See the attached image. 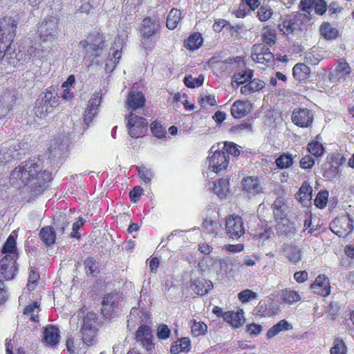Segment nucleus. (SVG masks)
Segmentation results:
<instances>
[{
  "mask_svg": "<svg viewBox=\"0 0 354 354\" xmlns=\"http://www.w3.org/2000/svg\"><path fill=\"white\" fill-rule=\"evenodd\" d=\"M51 179V174L43 169V162L38 158L21 162L10 173L9 182L17 188L29 185L39 192Z\"/></svg>",
  "mask_w": 354,
  "mask_h": 354,
  "instance_id": "f257e3e1",
  "label": "nucleus"
},
{
  "mask_svg": "<svg viewBox=\"0 0 354 354\" xmlns=\"http://www.w3.org/2000/svg\"><path fill=\"white\" fill-rule=\"evenodd\" d=\"M58 19L55 17L44 19L38 26L40 46L42 52L51 53L57 46L59 32Z\"/></svg>",
  "mask_w": 354,
  "mask_h": 354,
  "instance_id": "f03ea898",
  "label": "nucleus"
},
{
  "mask_svg": "<svg viewBox=\"0 0 354 354\" xmlns=\"http://www.w3.org/2000/svg\"><path fill=\"white\" fill-rule=\"evenodd\" d=\"M17 27L16 17H6L0 21V62L5 56L10 54Z\"/></svg>",
  "mask_w": 354,
  "mask_h": 354,
  "instance_id": "7ed1b4c3",
  "label": "nucleus"
},
{
  "mask_svg": "<svg viewBox=\"0 0 354 354\" xmlns=\"http://www.w3.org/2000/svg\"><path fill=\"white\" fill-rule=\"evenodd\" d=\"M160 28L159 21L155 17H146L140 27L141 44L146 50H151L155 46V35Z\"/></svg>",
  "mask_w": 354,
  "mask_h": 354,
  "instance_id": "20e7f679",
  "label": "nucleus"
},
{
  "mask_svg": "<svg viewBox=\"0 0 354 354\" xmlns=\"http://www.w3.org/2000/svg\"><path fill=\"white\" fill-rule=\"evenodd\" d=\"M78 46L85 50V57H92L93 59L102 55L105 47L104 38L100 33H92L86 39L81 41Z\"/></svg>",
  "mask_w": 354,
  "mask_h": 354,
  "instance_id": "39448f33",
  "label": "nucleus"
},
{
  "mask_svg": "<svg viewBox=\"0 0 354 354\" xmlns=\"http://www.w3.org/2000/svg\"><path fill=\"white\" fill-rule=\"evenodd\" d=\"M59 105L57 95L50 91L43 93L36 102L34 108L35 115L39 118H45L52 113L55 107Z\"/></svg>",
  "mask_w": 354,
  "mask_h": 354,
  "instance_id": "423d86ee",
  "label": "nucleus"
},
{
  "mask_svg": "<svg viewBox=\"0 0 354 354\" xmlns=\"http://www.w3.org/2000/svg\"><path fill=\"white\" fill-rule=\"evenodd\" d=\"M217 147L212 146L209 151L207 158L208 169L214 173H221L227 168L230 162V156L223 150Z\"/></svg>",
  "mask_w": 354,
  "mask_h": 354,
  "instance_id": "0eeeda50",
  "label": "nucleus"
},
{
  "mask_svg": "<svg viewBox=\"0 0 354 354\" xmlns=\"http://www.w3.org/2000/svg\"><path fill=\"white\" fill-rule=\"evenodd\" d=\"M251 59L262 67L273 68L275 57L264 44H254L251 48Z\"/></svg>",
  "mask_w": 354,
  "mask_h": 354,
  "instance_id": "6e6552de",
  "label": "nucleus"
},
{
  "mask_svg": "<svg viewBox=\"0 0 354 354\" xmlns=\"http://www.w3.org/2000/svg\"><path fill=\"white\" fill-rule=\"evenodd\" d=\"M122 301L118 292L109 293L104 296L101 312L106 320L111 319L117 314Z\"/></svg>",
  "mask_w": 354,
  "mask_h": 354,
  "instance_id": "1a4fd4ad",
  "label": "nucleus"
},
{
  "mask_svg": "<svg viewBox=\"0 0 354 354\" xmlns=\"http://www.w3.org/2000/svg\"><path fill=\"white\" fill-rule=\"evenodd\" d=\"M126 122L128 133L132 138L142 137L148 129L146 119L132 112L126 116Z\"/></svg>",
  "mask_w": 354,
  "mask_h": 354,
  "instance_id": "9d476101",
  "label": "nucleus"
},
{
  "mask_svg": "<svg viewBox=\"0 0 354 354\" xmlns=\"http://www.w3.org/2000/svg\"><path fill=\"white\" fill-rule=\"evenodd\" d=\"M126 37V35H121L115 38L113 45L110 49L109 56L105 64V70L106 71H113L116 64L119 62L122 57V50Z\"/></svg>",
  "mask_w": 354,
  "mask_h": 354,
  "instance_id": "9b49d317",
  "label": "nucleus"
},
{
  "mask_svg": "<svg viewBox=\"0 0 354 354\" xmlns=\"http://www.w3.org/2000/svg\"><path fill=\"white\" fill-rule=\"evenodd\" d=\"M225 231L232 239H238L245 233L243 221L241 217L230 215L225 218Z\"/></svg>",
  "mask_w": 354,
  "mask_h": 354,
  "instance_id": "f8f14e48",
  "label": "nucleus"
},
{
  "mask_svg": "<svg viewBox=\"0 0 354 354\" xmlns=\"http://www.w3.org/2000/svg\"><path fill=\"white\" fill-rule=\"evenodd\" d=\"M331 231L339 237H345L353 230V221L348 215L335 218L330 224Z\"/></svg>",
  "mask_w": 354,
  "mask_h": 354,
  "instance_id": "ddd939ff",
  "label": "nucleus"
},
{
  "mask_svg": "<svg viewBox=\"0 0 354 354\" xmlns=\"http://www.w3.org/2000/svg\"><path fill=\"white\" fill-rule=\"evenodd\" d=\"M291 120L297 127L308 128L313 122L314 115L312 111L307 108L295 109L292 111Z\"/></svg>",
  "mask_w": 354,
  "mask_h": 354,
  "instance_id": "4468645a",
  "label": "nucleus"
},
{
  "mask_svg": "<svg viewBox=\"0 0 354 354\" xmlns=\"http://www.w3.org/2000/svg\"><path fill=\"white\" fill-rule=\"evenodd\" d=\"M102 100V92H95L91 99L88 100L87 107L84 114V122L86 125V129L88 124L92 122L93 119L95 117L98 112V108Z\"/></svg>",
  "mask_w": 354,
  "mask_h": 354,
  "instance_id": "2eb2a0df",
  "label": "nucleus"
},
{
  "mask_svg": "<svg viewBox=\"0 0 354 354\" xmlns=\"http://www.w3.org/2000/svg\"><path fill=\"white\" fill-rule=\"evenodd\" d=\"M19 144L17 141L10 140L4 142L0 151V162H8L12 159L18 158L20 156Z\"/></svg>",
  "mask_w": 354,
  "mask_h": 354,
  "instance_id": "dca6fc26",
  "label": "nucleus"
},
{
  "mask_svg": "<svg viewBox=\"0 0 354 354\" xmlns=\"http://www.w3.org/2000/svg\"><path fill=\"white\" fill-rule=\"evenodd\" d=\"M129 319L128 320V326L134 321H137L138 325H139L138 329L136 332H149V327L147 324L149 319V315L146 311L139 310L137 308H132L129 315Z\"/></svg>",
  "mask_w": 354,
  "mask_h": 354,
  "instance_id": "f3484780",
  "label": "nucleus"
},
{
  "mask_svg": "<svg viewBox=\"0 0 354 354\" xmlns=\"http://www.w3.org/2000/svg\"><path fill=\"white\" fill-rule=\"evenodd\" d=\"M145 97L142 92L132 90L127 96L125 107L133 113V111L142 109L145 104Z\"/></svg>",
  "mask_w": 354,
  "mask_h": 354,
  "instance_id": "a211bd4d",
  "label": "nucleus"
},
{
  "mask_svg": "<svg viewBox=\"0 0 354 354\" xmlns=\"http://www.w3.org/2000/svg\"><path fill=\"white\" fill-rule=\"evenodd\" d=\"M15 259L3 257L0 261V274L6 280L14 278L17 273Z\"/></svg>",
  "mask_w": 354,
  "mask_h": 354,
  "instance_id": "6ab92c4d",
  "label": "nucleus"
},
{
  "mask_svg": "<svg viewBox=\"0 0 354 354\" xmlns=\"http://www.w3.org/2000/svg\"><path fill=\"white\" fill-rule=\"evenodd\" d=\"M243 192L248 196H255L263 192V187L257 176H248L242 181Z\"/></svg>",
  "mask_w": 354,
  "mask_h": 354,
  "instance_id": "aec40b11",
  "label": "nucleus"
},
{
  "mask_svg": "<svg viewBox=\"0 0 354 354\" xmlns=\"http://www.w3.org/2000/svg\"><path fill=\"white\" fill-rule=\"evenodd\" d=\"M244 314L243 309H239L237 311L229 310L223 314V318L233 328H239L245 322Z\"/></svg>",
  "mask_w": 354,
  "mask_h": 354,
  "instance_id": "412c9836",
  "label": "nucleus"
},
{
  "mask_svg": "<svg viewBox=\"0 0 354 354\" xmlns=\"http://www.w3.org/2000/svg\"><path fill=\"white\" fill-rule=\"evenodd\" d=\"M310 288L315 293L324 297L328 295L330 292L329 279L325 275L322 274L316 277L315 281L311 284Z\"/></svg>",
  "mask_w": 354,
  "mask_h": 354,
  "instance_id": "4be33fe9",
  "label": "nucleus"
},
{
  "mask_svg": "<svg viewBox=\"0 0 354 354\" xmlns=\"http://www.w3.org/2000/svg\"><path fill=\"white\" fill-rule=\"evenodd\" d=\"M66 347L69 354H82L87 348L80 337V335L77 336L70 335L66 340Z\"/></svg>",
  "mask_w": 354,
  "mask_h": 354,
  "instance_id": "5701e85b",
  "label": "nucleus"
},
{
  "mask_svg": "<svg viewBox=\"0 0 354 354\" xmlns=\"http://www.w3.org/2000/svg\"><path fill=\"white\" fill-rule=\"evenodd\" d=\"M208 189L213 192L219 198H225L230 194L229 180L225 178H220L212 183H209Z\"/></svg>",
  "mask_w": 354,
  "mask_h": 354,
  "instance_id": "b1692460",
  "label": "nucleus"
},
{
  "mask_svg": "<svg viewBox=\"0 0 354 354\" xmlns=\"http://www.w3.org/2000/svg\"><path fill=\"white\" fill-rule=\"evenodd\" d=\"M252 109L249 101L236 100L231 106V114L234 118H242L247 115Z\"/></svg>",
  "mask_w": 354,
  "mask_h": 354,
  "instance_id": "393cba45",
  "label": "nucleus"
},
{
  "mask_svg": "<svg viewBox=\"0 0 354 354\" xmlns=\"http://www.w3.org/2000/svg\"><path fill=\"white\" fill-rule=\"evenodd\" d=\"M191 288L198 295H205L213 288V283L204 278L192 279Z\"/></svg>",
  "mask_w": 354,
  "mask_h": 354,
  "instance_id": "a878e982",
  "label": "nucleus"
},
{
  "mask_svg": "<svg viewBox=\"0 0 354 354\" xmlns=\"http://www.w3.org/2000/svg\"><path fill=\"white\" fill-rule=\"evenodd\" d=\"M281 253L292 264H297L301 259L300 248L294 245H284L281 250Z\"/></svg>",
  "mask_w": 354,
  "mask_h": 354,
  "instance_id": "bb28decb",
  "label": "nucleus"
},
{
  "mask_svg": "<svg viewBox=\"0 0 354 354\" xmlns=\"http://www.w3.org/2000/svg\"><path fill=\"white\" fill-rule=\"evenodd\" d=\"M351 73V67L344 59H341L338 62L335 73H330L328 75L329 80L335 82L339 80L344 78L346 75Z\"/></svg>",
  "mask_w": 354,
  "mask_h": 354,
  "instance_id": "cd10ccee",
  "label": "nucleus"
},
{
  "mask_svg": "<svg viewBox=\"0 0 354 354\" xmlns=\"http://www.w3.org/2000/svg\"><path fill=\"white\" fill-rule=\"evenodd\" d=\"M96 315L93 312L88 313L82 320L81 332L96 331L100 330V324L97 321Z\"/></svg>",
  "mask_w": 354,
  "mask_h": 354,
  "instance_id": "c85d7f7f",
  "label": "nucleus"
},
{
  "mask_svg": "<svg viewBox=\"0 0 354 354\" xmlns=\"http://www.w3.org/2000/svg\"><path fill=\"white\" fill-rule=\"evenodd\" d=\"M297 18L295 15L289 16L282 20L279 28L286 35H289L299 28Z\"/></svg>",
  "mask_w": 354,
  "mask_h": 354,
  "instance_id": "c756f323",
  "label": "nucleus"
},
{
  "mask_svg": "<svg viewBox=\"0 0 354 354\" xmlns=\"http://www.w3.org/2000/svg\"><path fill=\"white\" fill-rule=\"evenodd\" d=\"M3 257H9L12 259H17V252L16 247V240L12 234H11L5 242L2 250Z\"/></svg>",
  "mask_w": 354,
  "mask_h": 354,
  "instance_id": "7c9ffc66",
  "label": "nucleus"
},
{
  "mask_svg": "<svg viewBox=\"0 0 354 354\" xmlns=\"http://www.w3.org/2000/svg\"><path fill=\"white\" fill-rule=\"evenodd\" d=\"M272 209L275 220L286 217L288 206L282 196L278 197L272 204Z\"/></svg>",
  "mask_w": 354,
  "mask_h": 354,
  "instance_id": "2f4dec72",
  "label": "nucleus"
},
{
  "mask_svg": "<svg viewBox=\"0 0 354 354\" xmlns=\"http://www.w3.org/2000/svg\"><path fill=\"white\" fill-rule=\"evenodd\" d=\"M40 312L39 305L37 301L33 302L31 304L28 305L24 309V315L21 318V324L26 322V318H28L30 322H38V313Z\"/></svg>",
  "mask_w": 354,
  "mask_h": 354,
  "instance_id": "473e14b6",
  "label": "nucleus"
},
{
  "mask_svg": "<svg viewBox=\"0 0 354 354\" xmlns=\"http://www.w3.org/2000/svg\"><path fill=\"white\" fill-rule=\"evenodd\" d=\"M191 350V341L188 337H181L174 342L170 346V353L179 354L180 352H189Z\"/></svg>",
  "mask_w": 354,
  "mask_h": 354,
  "instance_id": "72a5a7b5",
  "label": "nucleus"
},
{
  "mask_svg": "<svg viewBox=\"0 0 354 354\" xmlns=\"http://www.w3.org/2000/svg\"><path fill=\"white\" fill-rule=\"evenodd\" d=\"M221 223L218 219L205 218L202 224V227L207 233L217 236L221 231Z\"/></svg>",
  "mask_w": 354,
  "mask_h": 354,
  "instance_id": "f704fd0d",
  "label": "nucleus"
},
{
  "mask_svg": "<svg viewBox=\"0 0 354 354\" xmlns=\"http://www.w3.org/2000/svg\"><path fill=\"white\" fill-rule=\"evenodd\" d=\"M312 187L310 184L304 181L302 183L299 192L296 194V198L301 203L306 204L312 199Z\"/></svg>",
  "mask_w": 354,
  "mask_h": 354,
  "instance_id": "c9c22d12",
  "label": "nucleus"
},
{
  "mask_svg": "<svg viewBox=\"0 0 354 354\" xmlns=\"http://www.w3.org/2000/svg\"><path fill=\"white\" fill-rule=\"evenodd\" d=\"M265 86V82L258 79H254L249 83L241 87V93L243 95H249L251 93L258 91L262 89Z\"/></svg>",
  "mask_w": 354,
  "mask_h": 354,
  "instance_id": "e433bc0d",
  "label": "nucleus"
},
{
  "mask_svg": "<svg viewBox=\"0 0 354 354\" xmlns=\"http://www.w3.org/2000/svg\"><path fill=\"white\" fill-rule=\"evenodd\" d=\"M310 68L305 64L299 63L295 65L292 68V74L295 78L299 81H303L309 77Z\"/></svg>",
  "mask_w": 354,
  "mask_h": 354,
  "instance_id": "4c0bfd02",
  "label": "nucleus"
},
{
  "mask_svg": "<svg viewBox=\"0 0 354 354\" xmlns=\"http://www.w3.org/2000/svg\"><path fill=\"white\" fill-rule=\"evenodd\" d=\"M261 40L263 41L262 44L267 47L274 46L277 41L276 31L268 26L264 27L262 30Z\"/></svg>",
  "mask_w": 354,
  "mask_h": 354,
  "instance_id": "58836bf2",
  "label": "nucleus"
},
{
  "mask_svg": "<svg viewBox=\"0 0 354 354\" xmlns=\"http://www.w3.org/2000/svg\"><path fill=\"white\" fill-rule=\"evenodd\" d=\"M39 236L46 245H50L55 243L56 236L53 227L50 226L42 227L40 230Z\"/></svg>",
  "mask_w": 354,
  "mask_h": 354,
  "instance_id": "ea45409f",
  "label": "nucleus"
},
{
  "mask_svg": "<svg viewBox=\"0 0 354 354\" xmlns=\"http://www.w3.org/2000/svg\"><path fill=\"white\" fill-rule=\"evenodd\" d=\"M219 269L214 268V270L218 275L230 273L234 267V262L230 258H223L218 261Z\"/></svg>",
  "mask_w": 354,
  "mask_h": 354,
  "instance_id": "a19ab883",
  "label": "nucleus"
},
{
  "mask_svg": "<svg viewBox=\"0 0 354 354\" xmlns=\"http://www.w3.org/2000/svg\"><path fill=\"white\" fill-rule=\"evenodd\" d=\"M281 299L286 304L291 305L301 299V295L295 290L286 288L281 291Z\"/></svg>",
  "mask_w": 354,
  "mask_h": 354,
  "instance_id": "79ce46f5",
  "label": "nucleus"
},
{
  "mask_svg": "<svg viewBox=\"0 0 354 354\" xmlns=\"http://www.w3.org/2000/svg\"><path fill=\"white\" fill-rule=\"evenodd\" d=\"M181 19L180 10L173 8L169 13L167 19V27L170 30H174Z\"/></svg>",
  "mask_w": 354,
  "mask_h": 354,
  "instance_id": "37998d69",
  "label": "nucleus"
},
{
  "mask_svg": "<svg viewBox=\"0 0 354 354\" xmlns=\"http://www.w3.org/2000/svg\"><path fill=\"white\" fill-rule=\"evenodd\" d=\"M136 339L141 342L145 349L149 351L154 349L155 344L152 341L151 333H136Z\"/></svg>",
  "mask_w": 354,
  "mask_h": 354,
  "instance_id": "c03bdc74",
  "label": "nucleus"
},
{
  "mask_svg": "<svg viewBox=\"0 0 354 354\" xmlns=\"http://www.w3.org/2000/svg\"><path fill=\"white\" fill-rule=\"evenodd\" d=\"M319 31L326 39H334L337 37L338 31L333 28L329 23H323L319 28Z\"/></svg>",
  "mask_w": 354,
  "mask_h": 354,
  "instance_id": "a18cd8bd",
  "label": "nucleus"
},
{
  "mask_svg": "<svg viewBox=\"0 0 354 354\" xmlns=\"http://www.w3.org/2000/svg\"><path fill=\"white\" fill-rule=\"evenodd\" d=\"M252 75V71L251 70L239 72L234 75L232 81V85L233 87L239 86L240 84L245 83L248 80L251 79Z\"/></svg>",
  "mask_w": 354,
  "mask_h": 354,
  "instance_id": "49530a36",
  "label": "nucleus"
},
{
  "mask_svg": "<svg viewBox=\"0 0 354 354\" xmlns=\"http://www.w3.org/2000/svg\"><path fill=\"white\" fill-rule=\"evenodd\" d=\"M307 150L315 157L322 156L324 152L323 145L317 140L310 142L307 145Z\"/></svg>",
  "mask_w": 354,
  "mask_h": 354,
  "instance_id": "de8ad7c7",
  "label": "nucleus"
},
{
  "mask_svg": "<svg viewBox=\"0 0 354 354\" xmlns=\"http://www.w3.org/2000/svg\"><path fill=\"white\" fill-rule=\"evenodd\" d=\"M276 221L277 223L276 225V229L279 233L288 234L292 231V229L293 228L292 224L286 218V217L278 218Z\"/></svg>",
  "mask_w": 354,
  "mask_h": 354,
  "instance_id": "09e8293b",
  "label": "nucleus"
},
{
  "mask_svg": "<svg viewBox=\"0 0 354 354\" xmlns=\"http://www.w3.org/2000/svg\"><path fill=\"white\" fill-rule=\"evenodd\" d=\"M203 43V38L198 33H195L189 36L187 39L186 47L191 50H194L198 49Z\"/></svg>",
  "mask_w": 354,
  "mask_h": 354,
  "instance_id": "8fccbe9b",
  "label": "nucleus"
},
{
  "mask_svg": "<svg viewBox=\"0 0 354 354\" xmlns=\"http://www.w3.org/2000/svg\"><path fill=\"white\" fill-rule=\"evenodd\" d=\"M275 163L279 168H288L290 167L292 163V156L290 153H283L276 159Z\"/></svg>",
  "mask_w": 354,
  "mask_h": 354,
  "instance_id": "3c124183",
  "label": "nucleus"
},
{
  "mask_svg": "<svg viewBox=\"0 0 354 354\" xmlns=\"http://www.w3.org/2000/svg\"><path fill=\"white\" fill-rule=\"evenodd\" d=\"M203 82L204 76L202 75L195 77L192 75H186L184 78L185 84L189 88L198 87L203 84Z\"/></svg>",
  "mask_w": 354,
  "mask_h": 354,
  "instance_id": "603ef678",
  "label": "nucleus"
},
{
  "mask_svg": "<svg viewBox=\"0 0 354 354\" xmlns=\"http://www.w3.org/2000/svg\"><path fill=\"white\" fill-rule=\"evenodd\" d=\"M273 15L272 9L268 6H261L257 10V16L261 21H266Z\"/></svg>",
  "mask_w": 354,
  "mask_h": 354,
  "instance_id": "864d4df0",
  "label": "nucleus"
},
{
  "mask_svg": "<svg viewBox=\"0 0 354 354\" xmlns=\"http://www.w3.org/2000/svg\"><path fill=\"white\" fill-rule=\"evenodd\" d=\"M59 339V333H44V336L41 341L44 342L45 346L54 347L57 346Z\"/></svg>",
  "mask_w": 354,
  "mask_h": 354,
  "instance_id": "5fc2aeb1",
  "label": "nucleus"
},
{
  "mask_svg": "<svg viewBox=\"0 0 354 354\" xmlns=\"http://www.w3.org/2000/svg\"><path fill=\"white\" fill-rule=\"evenodd\" d=\"M257 297V293L250 289L243 290L238 294V299L243 304L255 299Z\"/></svg>",
  "mask_w": 354,
  "mask_h": 354,
  "instance_id": "6e6d98bb",
  "label": "nucleus"
},
{
  "mask_svg": "<svg viewBox=\"0 0 354 354\" xmlns=\"http://www.w3.org/2000/svg\"><path fill=\"white\" fill-rule=\"evenodd\" d=\"M330 354H346V346L344 340L336 339L330 348Z\"/></svg>",
  "mask_w": 354,
  "mask_h": 354,
  "instance_id": "4d7b16f0",
  "label": "nucleus"
},
{
  "mask_svg": "<svg viewBox=\"0 0 354 354\" xmlns=\"http://www.w3.org/2000/svg\"><path fill=\"white\" fill-rule=\"evenodd\" d=\"M137 169L138 170V174L140 179L145 183H150L151 179L154 176L153 171L151 169H147L145 167H137Z\"/></svg>",
  "mask_w": 354,
  "mask_h": 354,
  "instance_id": "13d9d810",
  "label": "nucleus"
},
{
  "mask_svg": "<svg viewBox=\"0 0 354 354\" xmlns=\"http://www.w3.org/2000/svg\"><path fill=\"white\" fill-rule=\"evenodd\" d=\"M322 58L323 57L315 49H311V50L306 55L305 61L307 64L316 65L321 59H322Z\"/></svg>",
  "mask_w": 354,
  "mask_h": 354,
  "instance_id": "bf43d9fd",
  "label": "nucleus"
},
{
  "mask_svg": "<svg viewBox=\"0 0 354 354\" xmlns=\"http://www.w3.org/2000/svg\"><path fill=\"white\" fill-rule=\"evenodd\" d=\"M292 330V325L289 324L286 320L282 319L279 321L277 324L274 325L268 332H282L284 330Z\"/></svg>",
  "mask_w": 354,
  "mask_h": 354,
  "instance_id": "052dcab7",
  "label": "nucleus"
},
{
  "mask_svg": "<svg viewBox=\"0 0 354 354\" xmlns=\"http://www.w3.org/2000/svg\"><path fill=\"white\" fill-rule=\"evenodd\" d=\"M328 197V192H319L315 199V205L319 208H324L327 204Z\"/></svg>",
  "mask_w": 354,
  "mask_h": 354,
  "instance_id": "680f3d73",
  "label": "nucleus"
},
{
  "mask_svg": "<svg viewBox=\"0 0 354 354\" xmlns=\"http://www.w3.org/2000/svg\"><path fill=\"white\" fill-rule=\"evenodd\" d=\"M151 130L154 136L158 138H162L165 136V129L156 121H154L151 123Z\"/></svg>",
  "mask_w": 354,
  "mask_h": 354,
  "instance_id": "e2e57ef3",
  "label": "nucleus"
},
{
  "mask_svg": "<svg viewBox=\"0 0 354 354\" xmlns=\"http://www.w3.org/2000/svg\"><path fill=\"white\" fill-rule=\"evenodd\" d=\"M227 155L232 154L234 156H239L240 151L237 148L236 145L231 142H225L223 143V149Z\"/></svg>",
  "mask_w": 354,
  "mask_h": 354,
  "instance_id": "0e129e2a",
  "label": "nucleus"
},
{
  "mask_svg": "<svg viewBox=\"0 0 354 354\" xmlns=\"http://www.w3.org/2000/svg\"><path fill=\"white\" fill-rule=\"evenodd\" d=\"M80 338L86 347L94 345L97 341L96 336L93 333H82Z\"/></svg>",
  "mask_w": 354,
  "mask_h": 354,
  "instance_id": "69168bd1",
  "label": "nucleus"
},
{
  "mask_svg": "<svg viewBox=\"0 0 354 354\" xmlns=\"http://www.w3.org/2000/svg\"><path fill=\"white\" fill-rule=\"evenodd\" d=\"M143 194V189L141 187L137 186L135 187L130 192H129V197L131 198V201L133 203H138V201L140 200V196Z\"/></svg>",
  "mask_w": 354,
  "mask_h": 354,
  "instance_id": "338daca9",
  "label": "nucleus"
},
{
  "mask_svg": "<svg viewBox=\"0 0 354 354\" xmlns=\"http://www.w3.org/2000/svg\"><path fill=\"white\" fill-rule=\"evenodd\" d=\"M299 165L304 169H310L315 165V160L310 156L306 155L300 160Z\"/></svg>",
  "mask_w": 354,
  "mask_h": 354,
  "instance_id": "774afa93",
  "label": "nucleus"
}]
</instances>
